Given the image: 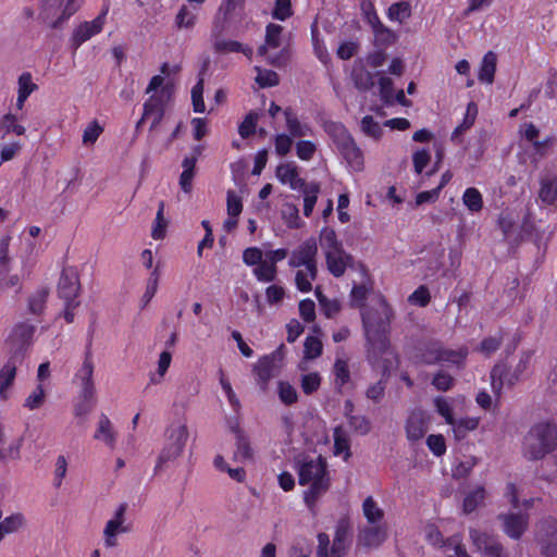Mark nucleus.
<instances>
[{"label": "nucleus", "instance_id": "obj_1", "mask_svg": "<svg viewBox=\"0 0 557 557\" xmlns=\"http://www.w3.org/2000/svg\"><path fill=\"white\" fill-rule=\"evenodd\" d=\"M361 317L367 341V358L385 372L388 364L384 356L389 354L388 332L393 310L385 300H382L379 308L367 309Z\"/></svg>", "mask_w": 557, "mask_h": 557}, {"label": "nucleus", "instance_id": "obj_2", "mask_svg": "<svg viewBox=\"0 0 557 557\" xmlns=\"http://www.w3.org/2000/svg\"><path fill=\"white\" fill-rule=\"evenodd\" d=\"M326 467V460L319 456L317 459L305 461L299 468V484H311L305 492V503L309 508H312L318 498L329 490L330 479Z\"/></svg>", "mask_w": 557, "mask_h": 557}, {"label": "nucleus", "instance_id": "obj_3", "mask_svg": "<svg viewBox=\"0 0 557 557\" xmlns=\"http://www.w3.org/2000/svg\"><path fill=\"white\" fill-rule=\"evenodd\" d=\"M557 446V425L539 423L524 438V456L530 460H539L553 451Z\"/></svg>", "mask_w": 557, "mask_h": 557}, {"label": "nucleus", "instance_id": "obj_4", "mask_svg": "<svg viewBox=\"0 0 557 557\" xmlns=\"http://www.w3.org/2000/svg\"><path fill=\"white\" fill-rule=\"evenodd\" d=\"M188 436V429L184 423H173L166 429V443L157 459L156 472L163 470L168 462L176 460L182 455Z\"/></svg>", "mask_w": 557, "mask_h": 557}, {"label": "nucleus", "instance_id": "obj_5", "mask_svg": "<svg viewBox=\"0 0 557 557\" xmlns=\"http://www.w3.org/2000/svg\"><path fill=\"white\" fill-rule=\"evenodd\" d=\"M79 4L81 0H41L38 20L52 29H59Z\"/></svg>", "mask_w": 557, "mask_h": 557}, {"label": "nucleus", "instance_id": "obj_6", "mask_svg": "<svg viewBox=\"0 0 557 557\" xmlns=\"http://www.w3.org/2000/svg\"><path fill=\"white\" fill-rule=\"evenodd\" d=\"M34 333L35 325L28 322L17 323L8 338L9 358L18 357V362L23 363L26 351L32 345Z\"/></svg>", "mask_w": 557, "mask_h": 557}, {"label": "nucleus", "instance_id": "obj_7", "mask_svg": "<svg viewBox=\"0 0 557 557\" xmlns=\"http://www.w3.org/2000/svg\"><path fill=\"white\" fill-rule=\"evenodd\" d=\"M171 98V92L162 88L159 92L151 95L144 103V113L136 123V129L143 125L146 120H151L150 131L156 129L163 119L165 106Z\"/></svg>", "mask_w": 557, "mask_h": 557}, {"label": "nucleus", "instance_id": "obj_8", "mask_svg": "<svg viewBox=\"0 0 557 557\" xmlns=\"http://www.w3.org/2000/svg\"><path fill=\"white\" fill-rule=\"evenodd\" d=\"M283 349L284 345H281L271 355L261 358L253 367L257 383L263 392L267 391L269 381L278 374L284 358Z\"/></svg>", "mask_w": 557, "mask_h": 557}, {"label": "nucleus", "instance_id": "obj_9", "mask_svg": "<svg viewBox=\"0 0 557 557\" xmlns=\"http://www.w3.org/2000/svg\"><path fill=\"white\" fill-rule=\"evenodd\" d=\"M317 253L318 247L315 239L309 238L292 252L288 264L292 268L305 265L310 278L315 280L318 275Z\"/></svg>", "mask_w": 557, "mask_h": 557}, {"label": "nucleus", "instance_id": "obj_10", "mask_svg": "<svg viewBox=\"0 0 557 557\" xmlns=\"http://www.w3.org/2000/svg\"><path fill=\"white\" fill-rule=\"evenodd\" d=\"M107 10L99 14L94 21L84 22L74 29L72 35V45L74 49H77L82 44L102 30Z\"/></svg>", "mask_w": 557, "mask_h": 557}, {"label": "nucleus", "instance_id": "obj_11", "mask_svg": "<svg viewBox=\"0 0 557 557\" xmlns=\"http://www.w3.org/2000/svg\"><path fill=\"white\" fill-rule=\"evenodd\" d=\"M81 284L78 274L73 269H64L58 285V294L64 301H76Z\"/></svg>", "mask_w": 557, "mask_h": 557}, {"label": "nucleus", "instance_id": "obj_12", "mask_svg": "<svg viewBox=\"0 0 557 557\" xmlns=\"http://www.w3.org/2000/svg\"><path fill=\"white\" fill-rule=\"evenodd\" d=\"M9 243L10 237L0 239V290H8L20 285L18 275H9Z\"/></svg>", "mask_w": 557, "mask_h": 557}, {"label": "nucleus", "instance_id": "obj_13", "mask_svg": "<svg viewBox=\"0 0 557 557\" xmlns=\"http://www.w3.org/2000/svg\"><path fill=\"white\" fill-rule=\"evenodd\" d=\"M470 537L474 546L486 557H506L503 554V546L494 537L476 530L470 531Z\"/></svg>", "mask_w": 557, "mask_h": 557}, {"label": "nucleus", "instance_id": "obj_14", "mask_svg": "<svg viewBox=\"0 0 557 557\" xmlns=\"http://www.w3.org/2000/svg\"><path fill=\"white\" fill-rule=\"evenodd\" d=\"M326 265L327 270L335 276L341 277L344 275L346 268L350 267L354 258L347 253L344 248L326 251Z\"/></svg>", "mask_w": 557, "mask_h": 557}, {"label": "nucleus", "instance_id": "obj_15", "mask_svg": "<svg viewBox=\"0 0 557 557\" xmlns=\"http://www.w3.org/2000/svg\"><path fill=\"white\" fill-rule=\"evenodd\" d=\"M519 380L516 373H509L506 364L497 363L491 371V386L493 393L499 397L505 384L512 386Z\"/></svg>", "mask_w": 557, "mask_h": 557}, {"label": "nucleus", "instance_id": "obj_16", "mask_svg": "<svg viewBox=\"0 0 557 557\" xmlns=\"http://www.w3.org/2000/svg\"><path fill=\"white\" fill-rule=\"evenodd\" d=\"M499 519L503 520L505 533L516 540L522 536L529 523V516L522 513L500 515Z\"/></svg>", "mask_w": 557, "mask_h": 557}, {"label": "nucleus", "instance_id": "obj_17", "mask_svg": "<svg viewBox=\"0 0 557 557\" xmlns=\"http://www.w3.org/2000/svg\"><path fill=\"white\" fill-rule=\"evenodd\" d=\"M387 537V528L385 525L366 527L358 534V544L367 548L379 547Z\"/></svg>", "mask_w": 557, "mask_h": 557}, {"label": "nucleus", "instance_id": "obj_18", "mask_svg": "<svg viewBox=\"0 0 557 557\" xmlns=\"http://www.w3.org/2000/svg\"><path fill=\"white\" fill-rule=\"evenodd\" d=\"M350 524L348 519L342 518L336 525L335 536L331 547V557H343L348 546Z\"/></svg>", "mask_w": 557, "mask_h": 557}, {"label": "nucleus", "instance_id": "obj_19", "mask_svg": "<svg viewBox=\"0 0 557 557\" xmlns=\"http://www.w3.org/2000/svg\"><path fill=\"white\" fill-rule=\"evenodd\" d=\"M94 364L90 357V351L85 355V360L82 368L79 369L77 376L82 381V396L86 403L90 401L95 394V387L92 382Z\"/></svg>", "mask_w": 557, "mask_h": 557}, {"label": "nucleus", "instance_id": "obj_20", "mask_svg": "<svg viewBox=\"0 0 557 557\" xmlns=\"http://www.w3.org/2000/svg\"><path fill=\"white\" fill-rule=\"evenodd\" d=\"M341 153L348 162V164L357 171H360L363 166V157L360 148L350 136L348 140L343 141L337 146Z\"/></svg>", "mask_w": 557, "mask_h": 557}, {"label": "nucleus", "instance_id": "obj_21", "mask_svg": "<svg viewBox=\"0 0 557 557\" xmlns=\"http://www.w3.org/2000/svg\"><path fill=\"white\" fill-rule=\"evenodd\" d=\"M236 440V450L233 455L235 462H246L253 458V449L248 436L238 428L233 429Z\"/></svg>", "mask_w": 557, "mask_h": 557}, {"label": "nucleus", "instance_id": "obj_22", "mask_svg": "<svg viewBox=\"0 0 557 557\" xmlns=\"http://www.w3.org/2000/svg\"><path fill=\"white\" fill-rule=\"evenodd\" d=\"M284 115L286 120V128L290 137H307L312 134L310 125L301 123L292 108H286L284 110Z\"/></svg>", "mask_w": 557, "mask_h": 557}, {"label": "nucleus", "instance_id": "obj_23", "mask_svg": "<svg viewBox=\"0 0 557 557\" xmlns=\"http://www.w3.org/2000/svg\"><path fill=\"white\" fill-rule=\"evenodd\" d=\"M428 431L423 414L412 412L407 420L406 432L409 441L417 442L421 440Z\"/></svg>", "mask_w": 557, "mask_h": 557}, {"label": "nucleus", "instance_id": "obj_24", "mask_svg": "<svg viewBox=\"0 0 557 557\" xmlns=\"http://www.w3.org/2000/svg\"><path fill=\"white\" fill-rule=\"evenodd\" d=\"M541 188L539 190L540 199L546 205L557 202V176L545 175L540 181Z\"/></svg>", "mask_w": 557, "mask_h": 557}, {"label": "nucleus", "instance_id": "obj_25", "mask_svg": "<svg viewBox=\"0 0 557 557\" xmlns=\"http://www.w3.org/2000/svg\"><path fill=\"white\" fill-rule=\"evenodd\" d=\"M21 364L22 362H18V357L9 358L7 363L0 370V395L3 397H5V389L13 383L16 370Z\"/></svg>", "mask_w": 557, "mask_h": 557}, {"label": "nucleus", "instance_id": "obj_26", "mask_svg": "<svg viewBox=\"0 0 557 557\" xmlns=\"http://www.w3.org/2000/svg\"><path fill=\"white\" fill-rule=\"evenodd\" d=\"M283 32V27L278 24H269L267 26V33H265V42L264 45L260 46L258 49L259 55H265L268 52V49H276L281 46V34Z\"/></svg>", "mask_w": 557, "mask_h": 557}, {"label": "nucleus", "instance_id": "obj_27", "mask_svg": "<svg viewBox=\"0 0 557 557\" xmlns=\"http://www.w3.org/2000/svg\"><path fill=\"white\" fill-rule=\"evenodd\" d=\"M541 541L542 550L546 557L557 556V522L547 523L545 535Z\"/></svg>", "mask_w": 557, "mask_h": 557}, {"label": "nucleus", "instance_id": "obj_28", "mask_svg": "<svg viewBox=\"0 0 557 557\" xmlns=\"http://www.w3.org/2000/svg\"><path fill=\"white\" fill-rule=\"evenodd\" d=\"M355 87L360 91H368L374 86V76L364 66H355L351 72Z\"/></svg>", "mask_w": 557, "mask_h": 557}, {"label": "nucleus", "instance_id": "obj_29", "mask_svg": "<svg viewBox=\"0 0 557 557\" xmlns=\"http://www.w3.org/2000/svg\"><path fill=\"white\" fill-rule=\"evenodd\" d=\"M496 61L497 57L493 51H488L481 63L479 79L481 82L492 84L494 81V75L496 71Z\"/></svg>", "mask_w": 557, "mask_h": 557}, {"label": "nucleus", "instance_id": "obj_30", "mask_svg": "<svg viewBox=\"0 0 557 557\" xmlns=\"http://www.w3.org/2000/svg\"><path fill=\"white\" fill-rule=\"evenodd\" d=\"M182 166L183 172L180 177V185L185 193H190L193 188V178L195 176V158H184Z\"/></svg>", "mask_w": 557, "mask_h": 557}, {"label": "nucleus", "instance_id": "obj_31", "mask_svg": "<svg viewBox=\"0 0 557 557\" xmlns=\"http://www.w3.org/2000/svg\"><path fill=\"white\" fill-rule=\"evenodd\" d=\"M214 49L220 53L243 52L249 59L252 55V49L250 47H244L240 42L235 40H216L214 42Z\"/></svg>", "mask_w": 557, "mask_h": 557}, {"label": "nucleus", "instance_id": "obj_32", "mask_svg": "<svg viewBox=\"0 0 557 557\" xmlns=\"http://www.w3.org/2000/svg\"><path fill=\"white\" fill-rule=\"evenodd\" d=\"M334 453L335 455L345 454V459L350 457V442L343 426L334 429Z\"/></svg>", "mask_w": 557, "mask_h": 557}, {"label": "nucleus", "instance_id": "obj_33", "mask_svg": "<svg viewBox=\"0 0 557 557\" xmlns=\"http://www.w3.org/2000/svg\"><path fill=\"white\" fill-rule=\"evenodd\" d=\"M49 296V289L47 287L38 289L28 298V311L32 314L39 315L45 310V305Z\"/></svg>", "mask_w": 557, "mask_h": 557}, {"label": "nucleus", "instance_id": "obj_34", "mask_svg": "<svg viewBox=\"0 0 557 557\" xmlns=\"http://www.w3.org/2000/svg\"><path fill=\"white\" fill-rule=\"evenodd\" d=\"M362 510L366 519L371 524H376L384 518L383 509L377 506L371 496L363 500Z\"/></svg>", "mask_w": 557, "mask_h": 557}, {"label": "nucleus", "instance_id": "obj_35", "mask_svg": "<svg viewBox=\"0 0 557 557\" xmlns=\"http://www.w3.org/2000/svg\"><path fill=\"white\" fill-rule=\"evenodd\" d=\"M387 15H388V18L392 21H397L400 24L404 23L406 20H408L411 16L410 3L407 1H400V2L393 3L388 8Z\"/></svg>", "mask_w": 557, "mask_h": 557}, {"label": "nucleus", "instance_id": "obj_36", "mask_svg": "<svg viewBox=\"0 0 557 557\" xmlns=\"http://www.w3.org/2000/svg\"><path fill=\"white\" fill-rule=\"evenodd\" d=\"M95 438L102 440L110 446H112L115 441V435L114 432L112 431L111 421L104 414H102L100 418L99 426L95 434Z\"/></svg>", "mask_w": 557, "mask_h": 557}, {"label": "nucleus", "instance_id": "obj_37", "mask_svg": "<svg viewBox=\"0 0 557 557\" xmlns=\"http://www.w3.org/2000/svg\"><path fill=\"white\" fill-rule=\"evenodd\" d=\"M462 200L465 206L472 212H479L483 207L482 196L474 187L466 189Z\"/></svg>", "mask_w": 557, "mask_h": 557}, {"label": "nucleus", "instance_id": "obj_38", "mask_svg": "<svg viewBox=\"0 0 557 557\" xmlns=\"http://www.w3.org/2000/svg\"><path fill=\"white\" fill-rule=\"evenodd\" d=\"M320 245L325 252L343 248L342 243L337 240L335 231L327 227L321 231Z\"/></svg>", "mask_w": 557, "mask_h": 557}, {"label": "nucleus", "instance_id": "obj_39", "mask_svg": "<svg viewBox=\"0 0 557 557\" xmlns=\"http://www.w3.org/2000/svg\"><path fill=\"white\" fill-rule=\"evenodd\" d=\"M197 14L183 5L175 16V24L178 28L191 29L195 26Z\"/></svg>", "mask_w": 557, "mask_h": 557}, {"label": "nucleus", "instance_id": "obj_40", "mask_svg": "<svg viewBox=\"0 0 557 557\" xmlns=\"http://www.w3.org/2000/svg\"><path fill=\"white\" fill-rule=\"evenodd\" d=\"M485 497V491L483 487H478L473 492L469 493L463 499V512L471 513L476 507L483 502Z\"/></svg>", "mask_w": 557, "mask_h": 557}, {"label": "nucleus", "instance_id": "obj_41", "mask_svg": "<svg viewBox=\"0 0 557 557\" xmlns=\"http://www.w3.org/2000/svg\"><path fill=\"white\" fill-rule=\"evenodd\" d=\"M255 70L257 71L258 75L256 77V83L262 87H273L278 85L280 79L276 72L271 70H262L259 66H256Z\"/></svg>", "mask_w": 557, "mask_h": 557}, {"label": "nucleus", "instance_id": "obj_42", "mask_svg": "<svg viewBox=\"0 0 557 557\" xmlns=\"http://www.w3.org/2000/svg\"><path fill=\"white\" fill-rule=\"evenodd\" d=\"M373 29L375 44L380 46H389L395 42L396 35L389 28L384 26L382 23L375 26Z\"/></svg>", "mask_w": 557, "mask_h": 557}, {"label": "nucleus", "instance_id": "obj_43", "mask_svg": "<svg viewBox=\"0 0 557 557\" xmlns=\"http://www.w3.org/2000/svg\"><path fill=\"white\" fill-rule=\"evenodd\" d=\"M1 131H3L4 134L14 132L18 136L25 134V127L23 125L16 124V116L12 113H7L2 116L0 121V132Z\"/></svg>", "mask_w": 557, "mask_h": 557}, {"label": "nucleus", "instance_id": "obj_44", "mask_svg": "<svg viewBox=\"0 0 557 557\" xmlns=\"http://www.w3.org/2000/svg\"><path fill=\"white\" fill-rule=\"evenodd\" d=\"M253 273L259 281L272 282L276 276V265L271 264L268 260H264L258 268L253 270Z\"/></svg>", "mask_w": 557, "mask_h": 557}, {"label": "nucleus", "instance_id": "obj_45", "mask_svg": "<svg viewBox=\"0 0 557 557\" xmlns=\"http://www.w3.org/2000/svg\"><path fill=\"white\" fill-rule=\"evenodd\" d=\"M23 524L21 515H13L0 522V541L5 534L17 531Z\"/></svg>", "mask_w": 557, "mask_h": 557}, {"label": "nucleus", "instance_id": "obj_46", "mask_svg": "<svg viewBox=\"0 0 557 557\" xmlns=\"http://www.w3.org/2000/svg\"><path fill=\"white\" fill-rule=\"evenodd\" d=\"M468 355V350L466 348H460L458 350L445 349L441 346V363L442 362H450L455 364H460Z\"/></svg>", "mask_w": 557, "mask_h": 557}, {"label": "nucleus", "instance_id": "obj_47", "mask_svg": "<svg viewBox=\"0 0 557 557\" xmlns=\"http://www.w3.org/2000/svg\"><path fill=\"white\" fill-rule=\"evenodd\" d=\"M298 169L294 163L280 164L276 168L275 175L282 184H289L297 176Z\"/></svg>", "mask_w": 557, "mask_h": 557}, {"label": "nucleus", "instance_id": "obj_48", "mask_svg": "<svg viewBox=\"0 0 557 557\" xmlns=\"http://www.w3.org/2000/svg\"><path fill=\"white\" fill-rule=\"evenodd\" d=\"M258 113L249 112L238 127V133L243 138H247L256 132Z\"/></svg>", "mask_w": 557, "mask_h": 557}, {"label": "nucleus", "instance_id": "obj_49", "mask_svg": "<svg viewBox=\"0 0 557 557\" xmlns=\"http://www.w3.org/2000/svg\"><path fill=\"white\" fill-rule=\"evenodd\" d=\"M46 398V392L41 383L37 385L35 391L25 399L24 406L30 410L40 408Z\"/></svg>", "mask_w": 557, "mask_h": 557}, {"label": "nucleus", "instance_id": "obj_50", "mask_svg": "<svg viewBox=\"0 0 557 557\" xmlns=\"http://www.w3.org/2000/svg\"><path fill=\"white\" fill-rule=\"evenodd\" d=\"M361 131L369 137L380 139L382 136V128L373 116L367 115L361 120Z\"/></svg>", "mask_w": 557, "mask_h": 557}, {"label": "nucleus", "instance_id": "obj_51", "mask_svg": "<svg viewBox=\"0 0 557 557\" xmlns=\"http://www.w3.org/2000/svg\"><path fill=\"white\" fill-rule=\"evenodd\" d=\"M304 354L306 359L318 358L322 354V343L318 337L309 336L305 341Z\"/></svg>", "mask_w": 557, "mask_h": 557}, {"label": "nucleus", "instance_id": "obj_52", "mask_svg": "<svg viewBox=\"0 0 557 557\" xmlns=\"http://www.w3.org/2000/svg\"><path fill=\"white\" fill-rule=\"evenodd\" d=\"M126 528H123L121 523H117L114 520H109L104 528V536H106V545L108 547H113L116 545L115 535L119 532H126Z\"/></svg>", "mask_w": 557, "mask_h": 557}, {"label": "nucleus", "instance_id": "obj_53", "mask_svg": "<svg viewBox=\"0 0 557 557\" xmlns=\"http://www.w3.org/2000/svg\"><path fill=\"white\" fill-rule=\"evenodd\" d=\"M326 132L334 139L336 146L341 145L343 141L348 140L350 134L344 127V125L339 123H330L326 126Z\"/></svg>", "mask_w": 557, "mask_h": 557}, {"label": "nucleus", "instance_id": "obj_54", "mask_svg": "<svg viewBox=\"0 0 557 557\" xmlns=\"http://www.w3.org/2000/svg\"><path fill=\"white\" fill-rule=\"evenodd\" d=\"M421 358L426 364L441 363V344L433 343L428 345L423 350Z\"/></svg>", "mask_w": 557, "mask_h": 557}, {"label": "nucleus", "instance_id": "obj_55", "mask_svg": "<svg viewBox=\"0 0 557 557\" xmlns=\"http://www.w3.org/2000/svg\"><path fill=\"white\" fill-rule=\"evenodd\" d=\"M278 396L285 405H292L297 401V392L295 387L287 382L278 383Z\"/></svg>", "mask_w": 557, "mask_h": 557}, {"label": "nucleus", "instance_id": "obj_56", "mask_svg": "<svg viewBox=\"0 0 557 557\" xmlns=\"http://www.w3.org/2000/svg\"><path fill=\"white\" fill-rule=\"evenodd\" d=\"M348 420L350 428L361 435L368 434L371 430V423L364 416H349Z\"/></svg>", "mask_w": 557, "mask_h": 557}, {"label": "nucleus", "instance_id": "obj_57", "mask_svg": "<svg viewBox=\"0 0 557 557\" xmlns=\"http://www.w3.org/2000/svg\"><path fill=\"white\" fill-rule=\"evenodd\" d=\"M334 374L336 377V384L343 386L349 381L350 373L348 364L345 360L337 359L334 364Z\"/></svg>", "mask_w": 557, "mask_h": 557}, {"label": "nucleus", "instance_id": "obj_58", "mask_svg": "<svg viewBox=\"0 0 557 557\" xmlns=\"http://www.w3.org/2000/svg\"><path fill=\"white\" fill-rule=\"evenodd\" d=\"M315 150H317V147L312 141L299 140L296 144V153H297V157L301 160L308 161V160L312 159Z\"/></svg>", "mask_w": 557, "mask_h": 557}, {"label": "nucleus", "instance_id": "obj_59", "mask_svg": "<svg viewBox=\"0 0 557 557\" xmlns=\"http://www.w3.org/2000/svg\"><path fill=\"white\" fill-rule=\"evenodd\" d=\"M361 11L364 15V18L371 25L372 28L381 24V21L375 12V8L372 1L363 0L361 2Z\"/></svg>", "mask_w": 557, "mask_h": 557}, {"label": "nucleus", "instance_id": "obj_60", "mask_svg": "<svg viewBox=\"0 0 557 557\" xmlns=\"http://www.w3.org/2000/svg\"><path fill=\"white\" fill-rule=\"evenodd\" d=\"M103 132V128L97 121L91 122L83 134V143L85 145H92L96 143L100 134Z\"/></svg>", "mask_w": 557, "mask_h": 557}, {"label": "nucleus", "instance_id": "obj_61", "mask_svg": "<svg viewBox=\"0 0 557 557\" xmlns=\"http://www.w3.org/2000/svg\"><path fill=\"white\" fill-rule=\"evenodd\" d=\"M320 383L321 379L318 373L306 374L301 379V388L305 394L309 395L319 388Z\"/></svg>", "mask_w": 557, "mask_h": 557}, {"label": "nucleus", "instance_id": "obj_62", "mask_svg": "<svg viewBox=\"0 0 557 557\" xmlns=\"http://www.w3.org/2000/svg\"><path fill=\"white\" fill-rule=\"evenodd\" d=\"M293 14L290 0H276L273 11V17L280 21H285Z\"/></svg>", "mask_w": 557, "mask_h": 557}, {"label": "nucleus", "instance_id": "obj_63", "mask_svg": "<svg viewBox=\"0 0 557 557\" xmlns=\"http://www.w3.org/2000/svg\"><path fill=\"white\" fill-rule=\"evenodd\" d=\"M380 85V95L382 100L385 103H392L393 102V92H394V84L392 78L387 76H382L379 81Z\"/></svg>", "mask_w": 557, "mask_h": 557}, {"label": "nucleus", "instance_id": "obj_64", "mask_svg": "<svg viewBox=\"0 0 557 557\" xmlns=\"http://www.w3.org/2000/svg\"><path fill=\"white\" fill-rule=\"evenodd\" d=\"M293 146V137L287 134H280L275 137V150L276 153L284 157L286 156Z\"/></svg>", "mask_w": 557, "mask_h": 557}]
</instances>
